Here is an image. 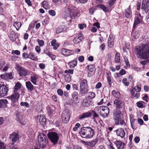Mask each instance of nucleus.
Listing matches in <instances>:
<instances>
[{
    "mask_svg": "<svg viewBox=\"0 0 149 149\" xmlns=\"http://www.w3.org/2000/svg\"><path fill=\"white\" fill-rule=\"evenodd\" d=\"M1 78L3 80L8 81L9 79H11L13 78L12 74L11 73H5L4 74L1 75L0 76Z\"/></svg>",
    "mask_w": 149,
    "mask_h": 149,
    "instance_id": "14",
    "label": "nucleus"
},
{
    "mask_svg": "<svg viewBox=\"0 0 149 149\" xmlns=\"http://www.w3.org/2000/svg\"><path fill=\"white\" fill-rule=\"evenodd\" d=\"M91 113L93 115L94 118L98 117V115L94 111H92Z\"/></svg>",
    "mask_w": 149,
    "mask_h": 149,
    "instance_id": "61",
    "label": "nucleus"
},
{
    "mask_svg": "<svg viewBox=\"0 0 149 149\" xmlns=\"http://www.w3.org/2000/svg\"><path fill=\"white\" fill-rule=\"evenodd\" d=\"M116 134L117 136H119L121 138L124 137L125 135V132L122 128H119L116 130Z\"/></svg>",
    "mask_w": 149,
    "mask_h": 149,
    "instance_id": "19",
    "label": "nucleus"
},
{
    "mask_svg": "<svg viewBox=\"0 0 149 149\" xmlns=\"http://www.w3.org/2000/svg\"><path fill=\"white\" fill-rule=\"evenodd\" d=\"M64 26H60L57 28L56 32L57 33H59L64 31Z\"/></svg>",
    "mask_w": 149,
    "mask_h": 149,
    "instance_id": "40",
    "label": "nucleus"
},
{
    "mask_svg": "<svg viewBox=\"0 0 149 149\" xmlns=\"http://www.w3.org/2000/svg\"><path fill=\"white\" fill-rule=\"evenodd\" d=\"M91 115V113L89 112H87L86 113H84L80 115L79 116V119L80 120H81L85 118L90 117Z\"/></svg>",
    "mask_w": 149,
    "mask_h": 149,
    "instance_id": "26",
    "label": "nucleus"
},
{
    "mask_svg": "<svg viewBox=\"0 0 149 149\" xmlns=\"http://www.w3.org/2000/svg\"><path fill=\"white\" fill-rule=\"evenodd\" d=\"M88 81L86 79L82 80L80 83V87H88Z\"/></svg>",
    "mask_w": 149,
    "mask_h": 149,
    "instance_id": "31",
    "label": "nucleus"
},
{
    "mask_svg": "<svg viewBox=\"0 0 149 149\" xmlns=\"http://www.w3.org/2000/svg\"><path fill=\"white\" fill-rule=\"evenodd\" d=\"M125 15L127 18H129L131 16V11L130 10V6L129 8H127L126 10Z\"/></svg>",
    "mask_w": 149,
    "mask_h": 149,
    "instance_id": "32",
    "label": "nucleus"
},
{
    "mask_svg": "<svg viewBox=\"0 0 149 149\" xmlns=\"http://www.w3.org/2000/svg\"><path fill=\"white\" fill-rule=\"evenodd\" d=\"M98 141V139L96 138L94 140L90 142V146L91 147H93L96 144Z\"/></svg>",
    "mask_w": 149,
    "mask_h": 149,
    "instance_id": "39",
    "label": "nucleus"
},
{
    "mask_svg": "<svg viewBox=\"0 0 149 149\" xmlns=\"http://www.w3.org/2000/svg\"><path fill=\"white\" fill-rule=\"evenodd\" d=\"M130 92L132 98H135L136 99H137L139 98L140 95V94L139 93H135V92L133 89H130Z\"/></svg>",
    "mask_w": 149,
    "mask_h": 149,
    "instance_id": "21",
    "label": "nucleus"
},
{
    "mask_svg": "<svg viewBox=\"0 0 149 149\" xmlns=\"http://www.w3.org/2000/svg\"><path fill=\"white\" fill-rule=\"evenodd\" d=\"M66 12L68 13V16H69L72 19H74L77 17L78 13V11L76 8L70 9L69 8H68L66 10Z\"/></svg>",
    "mask_w": 149,
    "mask_h": 149,
    "instance_id": "6",
    "label": "nucleus"
},
{
    "mask_svg": "<svg viewBox=\"0 0 149 149\" xmlns=\"http://www.w3.org/2000/svg\"><path fill=\"white\" fill-rule=\"evenodd\" d=\"M21 23L18 22H15L13 24L14 26L16 28L17 30H18L21 26Z\"/></svg>",
    "mask_w": 149,
    "mask_h": 149,
    "instance_id": "42",
    "label": "nucleus"
},
{
    "mask_svg": "<svg viewBox=\"0 0 149 149\" xmlns=\"http://www.w3.org/2000/svg\"><path fill=\"white\" fill-rule=\"evenodd\" d=\"M61 53L64 55L70 56L72 54V51L65 49H62L61 50Z\"/></svg>",
    "mask_w": 149,
    "mask_h": 149,
    "instance_id": "22",
    "label": "nucleus"
},
{
    "mask_svg": "<svg viewBox=\"0 0 149 149\" xmlns=\"http://www.w3.org/2000/svg\"><path fill=\"white\" fill-rule=\"evenodd\" d=\"M8 103V101L6 99L0 100V108L6 107Z\"/></svg>",
    "mask_w": 149,
    "mask_h": 149,
    "instance_id": "30",
    "label": "nucleus"
},
{
    "mask_svg": "<svg viewBox=\"0 0 149 149\" xmlns=\"http://www.w3.org/2000/svg\"><path fill=\"white\" fill-rule=\"evenodd\" d=\"M47 136L52 142L54 144L58 143L59 137L58 134L55 132H51L47 134Z\"/></svg>",
    "mask_w": 149,
    "mask_h": 149,
    "instance_id": "4",
    "label": "nucleus"
},
{
    "mask_svg": "<svg viewBox=\"0 0 149 149\" xmlns=\"http://www.w3.org/2000/svg\"><path fill=\"white\" fill-rule=\"evenodd\" d=\"M134 140L136 143H138L140 140V138L138 136H136L134 139Z\"/></svg>",
    "mask_w": 149,
    "mask_h": 149,
    "instance_id": "64",
    "label": "nucleus"
},
{
    "mask_svg": "<svg viewBox=\"0 0 149 149\" xmlns=\"http://www.w3.org/2000/svg\"><path fill=\"white\" fill-rule=\"evenodd\" d=\"M140 33V32L139 31H136L132 33V36L135 39H136L139 37Z\"/></svg>",
    "mask_w": 149,
    "mask_h": 149,
    "instance_id": "36",
    "label": "nucleus"
},
{
    "mask_svg": "<svg viewBox=\"0 0 149 149\" xmlns=\"http://www.w3.org/2000/svg\"><path fill=\"white\" fill-rule=\"evenodd\" d=\"M22 85L19 82H17L15 84L13 88V93H18L19 90L21 88Z\"/></svg>",
    "mask_w": 149,
    "mask_h": 149,
    "instance_id": "25",
    "label": "nucleus"
},
{
    "mask_svg": "<svg viewBox=\"0 0 149 149\" xmlns=\"http://www.w3.org/2000/svg\"><path fill=\"white\" fill-rule=\"evenodd\" d=\"M120 112L119 110H116L113 113V119L117 125H118L119 123V120L120 119Z\"/></svg>",
    "mask_w": 149,
    "mask_h": 149,
    "instance_id": "8",
    "label": "nucleus"
},
{
    "mask_svg": "<svg viewBox=\"0 0 149 149\" xmlns=\"http://www.w3.org/2000/svg\"><path fill=\"white\" fill-rule=\"evenodd\" d=\"M114 143L116 145L118 149H124L125 144L121 141H116Z\"/></svg>",
    "mask_w": 149,
    "mask_h": 149,
    "instance_id": "20",
    "label": "nucleus"
},
{
    "mask_svg": "<svg viewBox=\"0 0 149 149\" xmlns=\"http://www.w3.org/2000/svg\"><path fill=\"white\" fill-rule=\"evenodd\" d=\"M8 91L6 86L0 84V97H3L7 95Z\"/></svg>",
    "mask_w": 149,
    "mask_h": 149,
    "instance_id": "10",
    "label": "nucleus"
},
{
    "mask_svg": "<svg viewBox=\"0 0 149 149\" xmlns=\"http://www.w3.org/2000/svg\"><path fill=\"white\" fill-rule=\"evenodd\" d=\"M122 82L125 86H128L129 85V82L127 81L126 78H123L122 80Z\"/></svg>",
    "mask_w": 149,
    "mask_h": 149,
    "instance_id": "49",
    "label": "nucleus"
},
{
    "mask_svg": "<svg viewBox=\"0 0 149 149\" xmlns=\"http://www.w3.org/2000/svg\"><path fill=\"white\" fill-rule=\"evenodd\" d=\"M10 138L12 139V144L13 145L19 138L18 134L16 132H13L10 135Z\"/></svg>",
    "mask_w": 149,
    "mask_h": 149,
    "instance_id": "15",
    "label": "nucleus"
},
{
    "mask_svg": "<svg viewBox=\"0 0 149 149\" xmlns=\"http://www.w3.org/2000/svg\"><path fill=\"white\" fill-rule=\"evenodd\" d=\"M92 100L90 98L86 97L83 100L82 103V106L84 107H88L92 104Z\"/></svg>",
    "mask_w": 149,
    "mask_h": 149,
    "instance_id": "13",
    "label": "nucleus"
},
{
    "mask_svg": "<svg viewBox=\"0 0 149 149\" xmlns=\"http://www.w3.org/2000/svg\"><path fill=\"white\" fill-rule=\"evenodd\" d=\"M83 36L80 35L78 37H75L73 40V42L74 44H77L80 42L83 39Z\"/></svg>",
    "mask_w": 149,
    "mask_h": 149,
    "instance_id": "29",
    "label": "nucleus"
},
{
    "mask_svg": "<svg viewBox=\"0 0 149 149\" xmlns=\"http://www.w3.org/2000/svg\"><path fill=\"white\" fill-rule=\"evenodd\" d=\"M102 85L101 82H99L96 85L95 88L96 89H99L101 88Z\"/></svg>",
    "mask_w": 149,
    "mask_h": 149,
    "instance_id": "60",
    "label": "nucleus"
},
{
    "mask_svg": "<svg viewBox=\"0 0 149 149\" xmlns=\"http://www.w3.org/2000/svg\"><path fill=\"white\" fill-rule=\"evenodd\" d=\"M38 79V76L36 74L32 75L30 77L31 81L34 85L36 84V81Z\"/></svg>",
    "mask_w": 149,
    "mask_h": 149,
    "instance_id": "27",
    "label": "nucleus"
},
{
    "mask_svg": "<svg viewBox=\"0 0 149 149\" xmlns=\"http://www.w3.org/2000/svg\"><path fill=\"white\" fill-rule=\"evenodd\" d=\"M10 39L13 42H14L16 39V36L14 32L12 31L10 35Z\"/></svg>",
    "mask_w": 149,
    "mask_h": 149,
    "instance_id": "33",
    "label": "nucleus"
},
{
    "mask_svg": "<svg viewBox=\"0 0 149 149\" xmlns=\"http://www.w3.org/2000/svg\"><path fill=\"white\" fill-rule=\"evenodd\" d=\"M142 102L144 103V102L143 101H139L136 103L137 106L138 107L142 108L143 107V105Z\"/></svg>",
    "mask_w": 149,
    "mask_h": 149,
    "instance_id": "50",
    "label": "nucleus"
},
{
    "mask_svg": "<svg viewBox=\"0 0 149 149\" xmlns=\"http://www.w3.org/2000/svg\"><path fill=\"white\" fill-rule=\"evenodd\" d=\"M51 45L53 47V49L54 50L56 49L59 47V44L56 42V40L54 39L51 42Z\"/></svg>",
    "mask_w": 149,
    "mask_h": 149,
    "instance_id": "23",
    "label": "nucleus"
},
{
    "mask_svg": "<svg viewBox=\"0 0 149 149\" xmlns=\"http://www.w3.org/2000/svg\"><path fill=\"white\" fill-rule=\"evenodd\" d=\"M48 13L49 15L52 16H55L56 14L55 11L52 10H49L48 11Z\"/></svg>",
    "mask_w": 149,
    "mask_h": 149,
    "instance_id": "51",
    "label": "nucleus"
},
{
    "mask_svg": "<svg viewBox=\"0 0 149 149\" xmlns=\"http://www.w3.org/2000/svg\"><path fill=\"white\" fill-rule=\"evenodd\" d=\"M37 121L41 125H43L46 122V119L44 115H41L38 117Z\"/></svg>",
    "mask_w": 149,
    "mask_h": 149,
    "instance_id": "18",
    "label": "nucleus"
},
{
    "mask_svg": "<svg viewBox=\"0 0 149 149\" xmlns=\"http://www.w3.org/2000/svg\"><path fill=\"white\" fill-rule=\"evenodd\" d=\"M19 97V93H14L13 95L8 97V98L10 99L12 103H16L18 101V99Z\"/></svg>",
    "mask_w": 149,
    "mask_h": 149,
    "instance_id": "12",
    "label": "nucleus"
},
{
    "mask_svg": "<svg viewBox=\"0 0 149 149\" xmlns=\"http://www.w3.org/2000/svg\"><path fill=\"white\" fill-rule=\"evenodd\" d=\"M26 85L27 89L30 91H32L34 89V86L30 81L26 82Z\"/></svg>",
    "mask_w": 149,
    "mask_h": 149,
    "instance_id": "28",
    "label": "nucleus"
},
{
    "mask_svg": "<svg viewBox=\"0 0 149 149\" xmlns=\"http://www.w3.org/2000/svg\"><path fill=\"white\" fill-rule=\"evenodd\" d=\"M11 53L12 54H15L16 55H19L20 54V52L18 50H13L12 51Z\"/></svg>",
    "mask_w": 149,
    "mask_h": 149,
    "instance_id": "59",
    "label": "nucleus"
},
{
    "mask_svg": "<svg viewBox=\"0 0 149 149\" xmlns=\"http://www.w3.org/2000/svg\"><path fill=\"white\" fill-rule=\"evenodd\" d=\"M88 69V70L91 72H93L94 71L95 67L94 65H90L87 66Z\"/></svg>",
    "mask_w": 149,
    "mask_h": 149,
    "instance_id": "46",
    "label": "nucleus"
},
{
    "mask_svg": "<svg viewBox=\"0 0 149 149\" xmlns=\"http://www.w3.org/2000/svg\"><path fill=\"white\" fill-rule=\"evenodd\" d=\"M37 41L38 42L39 45L40 46H42L44 44V41L42 40L38 39Z\"/></svg>",
    "mask_w": 149,
    "mask_h": 149,
    "instance_id": "55",
    "label": "nucleus"
},
{
    "mask_svg": "<svg viewBox=\"0 0 149 149\" xmlns=\"http://www.w3.org/2000/svg\"><path fill=\"white\" fill-rule=\"evenodd\" d=\"M120 124L122 126H123V127H125H125L126 126V123L125 122V121L123 120H121L120 119Z\"/></svg>",
    "mask_w": 149,
    "mask_h": 149,
    "instance_id": "56",
    "label": "nucleus"
},
{
    "mask_svg": "<svg viewBox=\"0 0 149 149\" xmlns=\"http://www.w3.org/2000/svg\"><path fill=\"white\" fill-rule=\"evenodd\" d=\"M72 96L73 99H74L75 100H76V101L77 100V98L78 97L77 93L76 92H73L72 95Z\"/></svg>",
    "mask_w": 149,
    "mask_h": 149,
    "instance_id": "48",
    "label": "nucleus"
},
{
    "mask_svg": "<svg viewBox=\"0 0 149 149\" xmlns=\"http://www.w3.org/2000/svg\"><path fill=\"white\" fill-rule=\"evenodd\" d=\"M141 8L146 13L149 11V0H143Z\"/></svg>",
    "mask_w": 149,
    "mask_h": 149,
    "instance_id": "11",
    "label": "nucleus"
},
{
    "mask_svg": "<svg viewBox=\"0 0 149 149\" xmlns=\"http://www.w3.org/2000/svg\"><path fill=\"white\" fill-rule=\"evenodd\" d=\"M20 104L21 106H25L26 107H29V104L27 102H22L20 103Z\"/></svg>",
    "mask_w": 149,
    "mask_h": 149,
    "instance_id": "53",
    "label": "nucleus"
},
{
    "mask_svg": "<svg viewBox=\"0 0 149 149\" xmlns=\"http://www.w3.org/2000/svg\"><path fill=\"white\" fill-rule=\"evenodd\" d=\"M42 6L45 9H49V5L47 2L45 1H44L42 3Z\"/></svg>",
    "mask_w": 149,
    "mask_h": 149,
    "instance_id": "43",
    "label": "nucleus"
},
{
    "mask_svg": "<svg viewBox=\"0 0 149 149\" xmlns=\"http://www.w3.org/2000/svg\"><path fill=\"white\" fill-rule=\"evenodd\" d=\"M114 39L112 35H110L108 39V46L109 47H112L114 45Z\"/></svg>",
    "mask_w": 149,
    "mask_h": 149,
    "instance_id": "24",
    "label": "nucleus"
},
{
    "mask_svg": "<svg viewBox=\"0 0 149 149\" xmlns=\"http://www.w3.org/2000/svg\"><path fill=\"white\" fill-rule=\"evenodd\" d=\"M47 137L43 133H39L38 136V141L41 147L45 146L47 143Z\"/></svg>",
    "mask_w": 149,
    "mask_h": 149,
    "instance_id": "5",
    "label": "nucleus"
},
{
    "mask_svg": "<svg viewBox=\"0 0 149 149\" xmlns=\"http://www.w3.org/2000/svg\"><path fill=\"white\" fill-rule=\"evenodd\" d=\"M142 17L140 14L139 15L135 17L133 27H135L136 26L139 24L142 23Z\"/></svg>",
    "mask_w": 149,
    "mask_h": 149,
    "instance_id": "16",
    "label": "nucleus"
},
{
    "mask_svg": "<svg viewBox=\"0 0 149 149\" xmlns=\"http://www.w3.org/2000/svg\"><path fill=\"white\" fill-rule=\"evenodd\" d=\"M80 92L82 94H85L88 91V87H80Z\"/></svg>",
    "mask_w": 149,
    "mask_h": 149,
    "instance_id": "35",
    "label": "nucleus"
},
{
    "mask_svg": "<svg viewBox=\"0 0 149 149\" xmlns=\"http://www.w3.org/2000/svg\"><path fill=\"white\" fill-rule=\"evenodd\" d=\"M79 133L82 137L87 139L92 138L95 132L94 130L90 127H83L81 128Z\"/></svg>",
    "mask_w": 149,
    "mask_h": 149,
    "instance_id": "2",
    "label": "nucleus"
},
{
    "mask_svg": "<svg viewBox=\"0 0 149 149\" xmlns=\"http://www.w3.org/2000/svg\"><path fill=\"white\" fill-rule=\"evenodd\" d=\"M95 9L94 8H91L89 9V12L91 14H93Z\"/></svg>",
    "mask_w": 149,
    "mask_h": 149,
    "instance_id": "62",
    "label": "nucleus"
},
{
    "mask_svg": "<svg viewBox=\"0 0 149 149\" xmlns=\"http://www.w3.org/2000/svg\"><path fill=\"white\" fill-rule=\"evenodd\" d=\"M100 8L102 9L105 12H109V9L108 8L103 5H100Z\"/></svg>",
    "mask_w": 149,
    "mask_h": 149,
    "instance_id": "41",
    "label": "nucleus"
},
{
    "mask_svg": "<svg viewBox=\"0 0 149 149\" xmlns=\"http://www.w3.org/2000/svg\"><path fill=\"white\" fill-rule=\"evenodd\" d=\"M107 81L108 82V84L109 85L111 86V75H109L108 76L107 78Z\"/></svg>",
    "mask_w": 149,
    "mask_h": 149,
    "instance_id": "54",
    "label": "nucleus"
},
{
    "mask_svg": "<svg viewBox=\"0 0 149 149\" xmlns=\"http://www.w3.org/2000/svg\"><path fill=\"white\" fill-rule=\"evenodd\" d=\"M39 66L41 69H44L45 68V65L43 63H40L39 64Z\"/></svg>",
    "mask_w": 149,
    "mask_h": 149,
    "instance_id": "63",
    "label": "nucleus"
},
{
    "mask_svg": "<svg viewBox=\"0 0 149 149\" xmlns=\"http://www.w3.org/2000/svg\"><path fill=\"white\" fill-rule=\"evenodd\" d=\"M77 63V62L76 61L73 60L69 62L68 65H69V68H71L76 66Z\"/></svg>",
    "mask_w": 149,
    "mask_h": 149,
    "instance_id": "34",
    "label": "nucleus"
},
{
    "mask_svg": "<svg viewBox=\"0 0 149 149\" xmlns=\"http://www.w3.org/2000/svg\"><path fill=\"white\" fill-rule=\"evenodd\" d=\"M73 70L69 69L65 71L64 72L65 73L70 74H72L73 72Z\"/></svg>",
    "mask_w": 149,
    "mask_h": 149,
    "instance_id": "57",
    "label": "nucleus"
},
{
    "mask_svg": "<svg viewBox=\"0 0 149 149\" xmlns=\"http://www.w3.org/2000/svg\"><path fill=\"white\" fill-rule=\"evenodd\" d=\"M136 52L137 57L141 59H149V42L148 43L142 44L136 48ZM147 64H149V59L147 60Z\"/></svg>",
    "mask_w": 149,
    "mask_h": 149,
    "instance_id": "1",
    "label": "nucleus"
},
{
    "mask_svg": "<svg viewBox=\"0 0 149 149\" xmlns=\"http://www.w3.org/2000/svg\"><path fill=\"white\" fill-rule=\"evenodd\" d=\"M70 118V113L67 111H64L62 114V120L63 123H67Z\"/></svg>",
    "mask_w": 149,
    "mask_h": 149,
    "instance_id": "9",
    "label": "nucleus"
},
{
    "mask_svg": "<svg viewBox=\"0 0 149 149\" xmlns=\"http://www.w3.org/2000/svg\"><path fill=\"white\" fill-rule=\"evenodd\" d=\"M113 103L116 105V108L118 109L121 108L123 105L122 101L118 98H116L113 102Z\"/></svg>",
    "mask_w": 149,
    "mask_h": 149,
    "instance_id": "17",
    "label": "nucleus"
},
{
    "mask_svg": "<svg viewBox=\"0 0 149 149\" xmlns=\"http://www.w3.org/2000/svg\"><path fill=\"white\" fill-rule=\"evenodd\" d=\"M27 58L31 59L32 60H34L35 58V56L34 54L32 52L30 53L28 55Z\"/></svg>",
    "mask_w": 149,
    "mask_h": 149,
    "instance_id": "44",
    "label": "nucleus"
},
{
    "mask_svg": "<svg viewBox=\"0 0 149 149\" xmlns=\"http://www.w3.org/2000/svg\"><path fill=\"white\" fill-rule=\"evenodd\" d=\"M111 93L116 98L118 97L120 95L119 92H117L115 91H112Z\"/></svg>",
    "mask_w": 149,
    "mask_h": 149,
    "instance_id": "47",
    "label": "nucleus"
},
{
    "mask_svg": "<svg viewBox=\"0 0 149 149\" xmlns=\"http://www.w3.org/2000/svg\"><path fill=\"white\" fill-rule=\"evenodd\" d=\"M57 92L58 94L60 96H62L63 94V91L61 89H58L57 91Z\"/></svg>",
    "mask_w": 149,
    "mask_h": 149,
    "instance_id": "52",
    "label": "nucleus"
},
{
    "mask_svg": "<svg viewBox=\"0 0 149 149\" xmlns=\"http://www.w3.org/2000/svg\"><path fill=\"white\" fill-rule=\"evenodd\" d=\"M131 89H133L134 90V89L136 92H139L141 90V86L137 85L135 86L134 88H132Z\"/></svg>",
    "mask_w": 149,
    "mask_h": 149,
    "instance_id": "45",
    "label": "nucleus"
},
{
    "mask_svg": "<svg viewBox=\"0 0 149 149\" xmlns=\"http://www.w3.org/2000/svg\"><path fill=\"white\" fill-rule=\"evenodd\" d=\"M95 96V94L92 92H90L88 93V95L86 97L88 98H90L91 100L94 98Z\"/></svg>",
    "mask_w": 149,
    "mask_h": 149,
    "instance_id": "38",
    "label": "nucleus"
},
{
    "mask_svg": "<svg viewBox=\"0 0 149 149\" xmlns=\"http://www.w3.org/2000/svg\"><path fill=\"white\" fill-rule=\"evenodd\" d=\"M16 67L17 70L19 72V75L20 76H25L26 75H28L30 73V71L29 70H26L24 68L20 66L19 65L17 64Z\"/></svg>",
    "mask_w": 149,
    "mask_h": 149,
    "instance_id": "7",
    "label": "nucleus"
},
{
    "mask_svg": "<svg viewBox=\"0 0 149 149\" xmlns=\"http://www.w3.org/2000/svg\"><path fill=\"white\" fill-rule=\"evenodd\" d=\"M79 28L81 29H83L84 28L86 27V25L85 24H79L78 25Z\"/></svg>",
    "mask_w": 149,
    "mask_h": 149,
    "instance_id": "58",
    "label": "nucleus"
},
{
    "mask_svg": "<svg viewBox=\"0 0 149 149\" xmlns=\"http://www.w3.org/2000/svg\"><path fill=\"white\" fill-rule=\"evenodd\" d=\"M120 56L118 53H116L115 57V61L116 63H119L120 61Z\"/></svg>",
    "mask_w": 149,
    "mask_h": 149,
    "instance_id": "37",
    "label": "nucleus"
},
{
    "mask_svg": "<svg viewBox=\"0 0 149 149\" xmlns=\"http://www.w3.org/2000/svg\"><path fill=\"white\" fill-rule=\"evenodd\" d=\"M97 112L103 118L108 117L109 113V110L106 106H100L95 108Z\"/></svg>",
    "mask_w": 149,
    "mask_h": 149,
    "instance_id": "3",
    "label": "nucleus"
}]
</instances>
